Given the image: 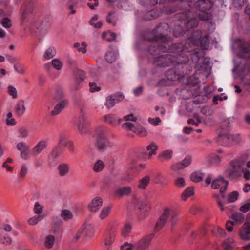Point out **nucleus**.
<instances>
[{
    "mask_svg": "<svg viewBox=\"0 0 250 250\" xmlns=\"http://www.w3.org/2000/svg\"><path fill=\"white\" fill-rule=\"evenodd\" d=\"M247 3L246 0H232V4L236 8L239 9Z\"/></svg>",
    "mask_w": 250,
    "mask_h": 250,
    "instance_id": "obj_51",
    "label": "nucleus"
},
{
    "mask_svg": "<svg viewBox=\"0 0 250 250\" xmlns=\"http://www.w3.org/2000/svg\"><path fill=\"white\" fill-rule=\"evenodd\" d=\"M173 32L175 37H178L183 34H185L183 28L180 25H175Z\"/></svg>",
    "mask_w": 250,
    "mask_h": 250,
    "instance_id": "obj_46",
    "label": "nucleus"
},
{
    "mask_svg": "<svg viewBox=\"0 0 250 250\" xmlns=\"http://www.w3.org/2000/svg\"><path fill=\"white\" fill-rule=\"evenodd\" d=\"M86 78L85 72L82 70H77L73 75L72 80L70 83V89L73 91L79 90Z\"/></svg>",
    "mask_w": 250,
    "mask_h": 250,
    "instance_id": "obj_9",
    "label": "nucleus"
},
{
    "mask_svg": "<svg viewBox=\"0 0 250 250\" xmlns=\"http://www.w3.org/2000/svg\"><path fill=\"white\" fill-rule=\"evenodd\" d=\"M218 141L223 146L229 147L234 144L239 143L241 141V137L239 134H226L220 136Z\"/></svg>",
    "mask_w": 250,
    "mask_h": 250,
    "instance_id": "obj_10",
    "label": "nucleus"
},
{
    "mask_svg": "<svg viewBox=\"0 0 250 250\" xmlns=\"http://www.w3.org/2000/svg\"><path fill=\"white\" fill-rule=\"evenodd\" d=\"M20 136L22 138H26L29 135V130L27 127L22 126L19 129Z\"/></svg>",
    "mask_w": 250,
    "mask_h": 250,
    "instance_id": "obj_55",
    "label": "nucleus"
},
{
    "mask_svg": "<svg viewBox=\"0 0 250 250\" xmlns=\"http://www.w3.org/2000/svg\"><path fill=\"white\" fill-rule=\"evenodd\" d=\"M204 174L201 171H195L190 175V179L194 182H199L201 181L204 177Z\"/></svg>",
    "mask_w": 250,
    "mask_h": 250,
    "instance_id": "obj_30",
    "label": "nucleus"
},
{
    "mask_svg": "<svg viewBox=\"0 0 250 250\" xmlns=\"http://www.w3.org/2000/svg\"><path fill=\"white\" fill-rule=\"evenodd\" d=\"M7 92L14 99H15V98H16L18 97V94H17V90L12 85H9L8 87Z\"/></svg>",
    "mask_w": 250,
    "mask_h": 250,
    "instance_id": "obj_59",
    "label": "nucleus"
},
{
    "mask_svg": "<svg viewBox=\"0 0 250 250\" xmlns=\"http://www.w3.org/2000/svg\"><path fill=\"white\" fill-rule=\"evenodd\" d=\"M118 20V16L115 12H110L106 16V21L110 24L115 25Z\"/></svg>",
    "mask_w": 250,
    "mask_h": 250,
    "instance_id": "obj_28",
    "label": "nucleus"
},
{
    "mask_svg": "<svg viewBox=\"0 0 250 250\" xmlns=\"http://www.w3.org/2000/svg\"><path fill=\"white\" fill-rule=\"evenodd\" d=\"M199 24L198 20L196 18H191L188 20L186 23L185 24L186 30L185 31V34L190 31V29L196 27Z\"/></svg>",
    "mask_w": 250,
    "mask_h": 250,
    "instance_id": "obj_25",
    "label": "nucleus"
},
{
    "mask_svg": "<svg viewBox=\"0 0 250 250\" xmlns=\"http://www.w3.org/2000/svg\"><path fill=\"white\" fill-rule=\"evenodd\" d=\"M33 12V5L32 4H25L21 10V23H24L27 21Z\"/></svg>",
    "mask_w": 250,
    "mask_h": 250,
    "instance_id": "obj_15",
    "label": "nucleus"
},
{
    "mask_svg": "<svg viewBox=\"0 0 250 250\" xmlns=\"http://www.w3.org/2000/svg\"><path fill=\"white\" fill-rule=\"evenodd\" d=\"M132 229V225L129 223H126L121 229V235L125 237L131 232Z\"/></svg>",
    "mask_w": 250,
    "mask_h": 250,
    "instance_id": "obj_31",
    "label": "nucleus"
},
{
    "mask_svg": "<svg viewBox=\"0 0 250 250\" xmlns=\"http://www.w3.org/2000/svg\"><path fill=\"white\" fill-rule=\"evenodd\" d=\"M240 236L243 240L250 239V216L247 217L246 222L240 231Z\"/></svg>",
    "mask_w": 250,
    "mask_h": 250,
    "instance_id": "obj_14",
    "label": "nucleus"
},
{
    "mask_svg": "<svg viewBox=\"0 0 250 250\" xmlns=\"http://www.w3.org/2000/svg\"><path fill=\"white\" fill-rule=\"evenodd\" d=\"M176 55L166 54L154 57L153 63L160 67H167L175 64H183L188 62L189 55L184 52H175Z\"/></svg>",
    "mask_w": 250,
    "mask_h": 250,
    "instance_id": "obj_2",
    "label": "nucleus"
},
{
    "mask_svg": "<svg viewBox=\"0 0 250 250\" xmlns=\"http://www.w3.org/2000/svg\"><path fill=\"white\" fill-rule=\"evenodd\" d=\"M231 218L234 220V224H241L244 220V216L241 213H234L231 215Z\"/></svg>",
    "mask_w": 250,
    "mask_h": 250,
    "instance_id": "obj_33",
    "label": "nucleus"
},
{
    "mask_svg": "<svg viewBox=\"0 0 250 250\" xmlns=\"http://www.w3.org/2000/svg\"><path fill=\"white\" fill-rule=\"evenodd\" d=\"M55 242V238L53 235L47 236L45 238L44 245L47 248H52Z\"/></svg>",
    "mask_w": 250,
    "mask_h": 250,
    "instance_id": "obj_45",
    "label": "nucleus"
},
{
    "mask_svg": "<svg viewBox=\"0 0 250 250\" xmlns=\"http://www.w3.org/2000/svg\"><path fill=\"white\" fill-rule=\"evenodd\" d=\"M153 234L146 235L139 239L134 244V249L136 250H146L149 248Z\"/></svg>",
    "mask_w": 250,
    "mask_h": 250,
    "instance_id": "obj_11",
    "label": "nucleus"
},
{
    "mask_svg": "<svg viewBox=\"0 0 250 250\" xmlns=\"http://www.w3.org/2000/svg\"><path fill=\"white\" fill-rule=\"evenodd\" d=\"M159 15L158 12L154 10L147 11L144 16L143 19L145 20H151L157 18Z\"/></svg>",
    "mask_w": 250,
    "mask_h": 250,
    "instance_id": "obj_35",
    "label": "nucleus"
},
{
    "mask_svg": "<svg viewBox=\"0 0 250 250\" xmlns=\"http://www.w3.org/2000/svg\"><path fill=\"white\" fill-rule=\"evenodd\" d=\"M12 8L9 4V0H0V16L2 17L10 15Z\"/></svg>",
    "mask_w": 250,
    "mask_h": 250,
    "instance_id": "obj_17",
    "label": "nucleus"
},
{
    "mask_svg": "<svg viewBox=\"0 0 250 250\" xmlns=\"http://www.w3.org/2000/svg\"><path fill=\"white\" fill-rule=\"evenodd\" d=\"M88 122L85 115L82 114L79 118L77 123L78 130L81 134H86L88 131Z\"/></svg>",
    "mask_w": 250,
    "mask_h": 250,
    "instance_id": "obj_12",
    "label": "nucleus"
},
{
    "mask_svg": "<svg viewBox=\"0 0 250 250\" xmlns=\"http://www.w3.org/2000/svg\"><path fill=\"white\" fill-rule=\"evenodd\" d=\"M111 95L116 103L122 101L124 98V95L121 92H118Z\"/></svg>",
    "mask_w": 250,
    "mask_h": 250,
    "instance_id": "obj_64",
    "label": "nucleus"
},
{
    "mask_svg": "<svg viewBox=\"0 0 250 250\" xmlns=\"http://www.w3.org/2000/svg\"><path fill=\"white\" fill-rule=\"evenodd\" d=\"M242 58H247L246 62H243V65L241 64L238 66H235V69L240 75H242L243 73L244 72H247L245 75L241 77V81L246 86H248L249 89H250V56L241 57Z\"/></svg>",
    "mask_w": 250,
    "mask_h": 250,
    "instance_id": "obj_6",
    "label": "nucleus"
},
{
    "mask_svg": "<svg viewBox=\"0 0 250 250\" xmlns=\"http://www.w3.org/2000/svg\"><path fill=\"white\" fill-rule=\"evenodd\" d=\"M158 146L154 143H151L146 147V150L148 152V155L150 158L152 155L156 154Z\"/></svg>",
    "mask_w": 250,
    "mask_h": 250,
    "instance_id": "obj_38",
    "label": "nucleus"
},
{
    "mask_svg": "<svg viewBox=\"0 0 250 250\" xmlns=\"http://www.w3.org/2000/svg\"><path fill=\"white\" fill-rule=\"evenodd\" d=\"M131 192V188L129 186H126L116 189L114 191V194L117 197L121 198L123 196L130 195Z\"/></svg>",
    "mask_w": 250,
    "mask_h": 250,
    "instance_id": "obj_21",
    "label": "nucleus"
},
{
    "mask_svg": "<svg viewBox=\"0 0 250 250\" xmlns=\"http://www.w3.org/2000/svg\"><path fill=\"white\" fill-rule=\"evenodd\" d=\"M0 23L4 27L6 28H10L12 25L11 20L7 17L3 18L1 20Z\"/></svg>",
    "mask_w": 250,
    "mask_h": 250,
    "instance_id": "obj_62",
    "label": "nucleus"
},
{
    "mask_svg": "<svg viewBox=\"0 0 250 250\" xmlns=\"http://www.w3.org/2000/svg\"><path fill=\"white\" fill-rule=\"evenodd\" d=\"M169 26L167 23H162L158 25L153 30L145 32L143 39L145 41L151 42L149 45L148 52L150 54L155 55L158 51L168 52H184L189 53L191 58L192 56L196 58L195 61H199L198 54L195 50V47L200 46L204 49H207L209 45L208 34L202 37V32L199 30L192 32L191 36L188 38L183 45L181 43L171 44L172 42L169 37L165 34L169 31Z\"/></svg>",
    "mask_w": 250,
    "mask_h": 250,
    "instance_id": "obj_1",
    "label": "nucleus"
},
{
    "mask_svg": "<svg viewBox=\"0 0 250 250\" xmlns=\"http://www.w3.org/2000/svg\"><path fill=\"white\" fill-rule=\"evenodd\" d=\"M112 208V206H111L104 207L99 214V218L102 220L106 218L110 214Z\"/></svg>",
    "mask_w": 250,
    "mask_h": 250,
    "instance_id": "obj_29",
    "label": "nucleus"
},
{
    "mask_svg": "<svg viewBox=\"0 0 250 250\" xmlns=\"http://www.w3.org/2000/svg\"><path fill=\"white\" fill-rule=\"evenodd\" d=\"M134 208L138 209L140 211L147 212L151 208L148 202L146 200L140 199H135L133 201Z\"/></svg>",
    "mask_w": 250,
    "mask_h": 250,
    "instance_id": "obj_13",
    "label": "nucleus"
},
{
    "mask_svg": "<svg viewBox=\"0 0 250 250\" xmlns=\"http://www.w3.org/2000/svg\"><path fill=\"white\" fill-rule=\"evenodd\" d=\"M175 185L178 188H183L185 186V181L184 178L179 177L175 180Z\"/></svg>",
    "mask_w": 250,
    "mask_h": 250,
    "instance_id": "obj_58",
    "label": "nucleus"
},
{
    "mask_svg": "<svg viewBox=\"0 0 250 250\" xmlns=\"http://www.w3.org/2000/svg\"><path fill=\"white\" fill-rule=\"evenodd\" d=\"M55 98L58 101L51 114L56 116L59 114L67 106L68 101L63 96V92L62 90H58L55 93Z\"/></svg>",
    "mask_w": 250,
    "mask_h": 250,
    "instance_id": "obj_8",
    "label": "nucleus"
},
{
    "mask_svg": "<svg viewBox=\"0 0 250 250\" xmlns=\"http://www.w3.org/2000/svg\"><path fill=\"white\" fill-rule=\"evenodd\" d=\"M43 217L44 216L41 215L34 216L30 218L28 220V222L30 225L34 226L37 224L40 221L43 219Z\"/></svg>",
    "mask_w": 250,
    "mask_h": 250,
    "instance_id": "obj_44",
    "label": "nucleus"
},
{
    "mask_svg": "<svg viewBox=\"0 0 250 250\" xmlns=\"http://www.w3.org/2000/svg\"><path fill=\"white\" fill-rule=\"evenodd\" d=\"M28 172V167L25 165L21 166L19 173V179L21 180L24 178Z\"/></svg>",
    "mask_w": 250,
    "mask_h": 250,
    "instance_id": "obj_53",
    "label": "nucleus"
},
{
    "mask_svg": "<svg viewBox=\"0 0 250 250\" xmlns=\"http://www.w3.org/2000/svg\"><path fill=\"white\" fill-rule=\"evenodd\" d=\"M43 206L41 205L39 202H36L35 203L34 208H33V211L36 214H40L43 211Z\"/></svg>",
    "mask_w": 250,
    "mask_h": 250,
    "instance_id": "obj_52",
    "label": "nucleus"
},
{
    "mask_svg": "<svg viewBox=\"0 0 250 250\" xmlns=\"http://www.w3.org/2000/svg\"><path fill=\"white\" fill-rule=\"evenodd\" d=\"M68 141L66 135L64 133H61L59 136L58 147H65L67 146Z\"/></svg>",
    "mask_w": 250,
    "mask_h": 250,
    "instance_id": "obj_40",
    "label": "nucleus"
},
{
    "mask_svg": "<svg viewBox=\"0 0 250 250\" xmlns=\"http://www.w3.org/2000/svg\"><path fill=\"white\" fill-rule=\"evenodd\" d=\"M166 75L167 77V79L172 81L179 78L178 75L176 74L174 71L172 69L167 71Z\"/></svg>",
    "mask_w": 250,
    "mask_h": 250,
    "instance_id": "obj_56",
    "label": "nucleus"
},
{
    "mask_svg": "<svg viewBox=\"0 0 250 250\" xmlns=\"http://www.w3.org/2000/svg\"><path fill=\"white\" fill-rule=\"evenodd\" d=\"M74 47L78 49L79 52L84 53L86 51V44L84 42H82V44L77 42L74 43Z\"/></svg>",
    "mask_w": 250,
    "mask_h": 250,
    "instance_id": "obj_50",
    "label": "nucleus"
},
{
    "mask_svg": "<svg viewBox=\"0 0 250 250\" xmlns=\"http://www.w3.org/2000/svg\"><path fill=\"white\" fill-rule=\"evenodd\" d=\"M196 8L202 12L208 11L213 6V3L210 0H199L195 4Z\"/></svg>",
    "mask_w": 250,
    "mask_h": 250,
    "instance_id": "obj_16",
    "label": "nucleus"
},
{
    "mask_svg": "<svg viewBox=\"0 0 250 250\" xmlns=\"http://www.w3.org/2000/svg\"><path fill=\"white\" fill-rule=\"evenodd\" d=\"M169 219V224L171 227L173 228L179 220L178 214L176 212H172L168 208H165L156 222L154 228V232L159 231L167 222Z\"/></svg>",
    "mask_w": 250,
    "mask_h": 250,
    "instance_id": "obj_3",
    "label": "nucleus"
},
{
    "mask_svg": "<svg viewBox=\"0 0 250 250\" xmlns=\"http://www.w3.org/2000/svg\"><path fill=\"white\" fill-rule=\"evenodd\" d=\"M205 183L207 185L211 184V188L213 189L220 188V193L222 198H225V195L224 192L227 190L229 182L225 180L222 176H219L217 178L212 180V176L211 174L208 175L205 180Z\"/></svg>",
    "mask_w": 250,
    "mask_h": 250,
    "instance_id": "obj_4",
    "label": "nucleus"
},
{
    "mask_svg": "<svg viewBox=\"0 0 250 250\" xmlns=\"http://www.w3.org/2000/svg\"><path fill=\"white\" fill-rule=\"evenodd\" d=\"M198 17L202 21H207L211 19V15L208 11H206L200 13Z\"/></svg>",
    "mask_w": 250,
    "mask_h": 250,
    "instance_id": "obj_60",
    "label": "nucleus"
},
{
    "mask_svg": "<svg viewBox=\"0 0 250 250\" xmlns=\"http://www.w3.org/2000/svg\"><path fill=\"white\" fill-rule=\"evenodd\" d=\"M61 216L64 221H67L72 219L73 214L71 211L67 209H64L62 211Z\"/></svg>",
    "mask_w": 250,
    "mask_h": 250,
    "instance_id": "obj_41",
    "label": "nucleus"
},
{
    "mask_svg": "<svg viewBox=\"0 0 250 250\" xmlns=\"http://www.w3.org/2000/svg\"><path fill=\"white\" fill-rule=\"evenodd\" d=\"M61 154L59 148L56 147L51 152V154L48 157L49 161L52 160L54 159L58 158Z\"/></svg>",
    "mask_w": 250,
    "mask_h": 250,
    "instance_id": "obj_57",
    "label": "nucleus"
},
{
    "mask_svg": "<svg viewBox=\"0 0 250 250\" xmlns=\"http://www.w3.org/2000/svg\"><path fill=\"white\" fill-rule=\"evenodd\" d=\"M116 103H117L112 97V96L111 95L106 98L105 105L108 109H111L115 105Z\"/></svg>",
    "mask_w": 250,
    "mask_h": 250,
    "instance_id": "obj_49",
    "label": "nucleus"
},
{
    "mask_svg": "<svg viewBox=\"0 0 250 250\" xmlns=\"http://www.w3.org/2000/svg\"><path fill=\"white\" fill-rule=\"evenodd\" d=\"M118 53L116 50L108 51L105 55V59L109 63H112L115 62L117 58Z\"/></svg>",
    "mask_w": 250,
    "mask_h": 250,
    "instance_id": "obj_27",
    "label": "nucleus"
},
{
    "mask_svg": "<svg viewBox=\"0 0 250 250\" xmlns=\"http://www.w3.org/2000/svg\"><path fill=\"white\" fill-rule=\"evenodd\" d=\"M239 196L238 192L234 191L229 194L227 196V201L229 203H232L236 201Z\"/></svg>",
    "mask_w": 250,
    "mask_h": 250,
    "instance_id": "obj_47",
    "label": "nucleus"
},
{
    "mask_svg": "<svg viewBox=\"0 0 250 250\" xmlns=\"http://www.w3.org/2000/svg\"><path fill=\"white\" fill-rule=\"evenodd\" d=\"M242 163L238 160L231 161L229 166L225 170V174L229 178L235 179L240 177L242 173Z\"/></svg>",
    "mask_w": 250,
    "mask_h": 250,
    "instance_id": "obj_7",
    "label": "nucleus"
},
{
    "mask_svg": "<svg viewBox=\"0 0 250 250\" xmlns=\"http://www.w3.org/2000/svg\"><path fill=\"white\" fill-rule=\"evenodd\" d=\"M104 167V164L102 160L97 161L93 165V169L96 172L101 171Z\"/></svg>",
    "mask_w": 250,
    "mask_h": 250,
    "instance_id": "obj_42",
    "label": "nucleus"
},
{
    "mask_svg": "<svg viewBox=\"0 0 250 250\" xmlns=\"http://www.w3.org/2000/svg\"><path fill=\"white\" fill-rule=\"evenodd\" d=\"M202 120V118L201 117L197 116L194 117V119H189L188 121V123L198 126V125L201 123Z\"/></svg>",
    "mask_w": 250,
    "mask_h": 250,
    "instance_id": "obj_61",
    "label": "nucleus"
},
{
    "mask_svg": "<svg viewBox=\"0 0 250 250\" xmlns=\"http://www.w3.org/2000/svg\"><path fill=\"white\" fill-rule=\"evenodd\" d=\"M192 158L190 156H186L185 159L180 162H178L172 165V168L177 170L184 168L188 166L191 163Z\"/></svg>",
    "mask_w": 250,
    "mask_h": 250,
    "instance_id": "obj_20",
    "label": "nucleus"
},
{
    "mask_svg": "<svg viewBox=\"0 0 250 250\" xmlns=\"http://www.w3.org/2000/svg\"><path fill=\"white\" fill-rule=\"evenodd\" d=\"M70 167L67 163H61L58 166V170L60 176L63 177L67 175L70 171Z\"/></svg>",
    "mask_w": 250,
    "mask_h": 250,
    "instance_id": "obj_24",
    "label": "nucleus"
},
{
    "mask_svg": "<svg viewBox=\"0 0 250 250\" xmlns=\"http://www.w3.org/2000/svg\"><path fill=\"white\" fill-rule=\"evenodd\" d=\"M103 204V200L101 197H96L93 198L88 206V209L93 212L98 211Z\"/></svg>",
    "mask_w": 250,
    "mask_h": 250,
    "instance_id": "obj_18",
    "label": "nucleus"
},
{
    "mask_svg": "<svg viewBox=\"0 0 250 250\" xmlns=\"http://www.w3.org/2000/svg\"><path fill=\"white\" fill-rule=\"evenodd\" d=\"M208 159L210 163L212 165H217L221 161L220 158L217 155H210L208 156Z\"/></svg>",
    "mask_w": 250,
    "mask_h": 250,
    "instance_id": "obj_54",
    "label": "nucleus"
},
{
    "mask_svg": "<svg viewBox=\"0 0 250 250\" xmlns=\"http://www.w3.org/2000/svg\"><path fill=\"white\" fill-rule=\"evenodd\" d=\"M52 65L55 69L60 70L62 68L63 63L58 59H54L52 60Z\"/></svg>",
    "mask_w": 250,
    "mask_h": 250,
    "instance_id": "obj_48",
    "label": "nucleus"
},
{
    "mask_svg": "<svg viewBox=\"0 0 250 250\" xmlns=\"http://www.w3.org/2000/svg\"><path fill=\"white\" fill-rule=\"evenodd\" d=\"M123 120V119L121 118H117L116 115L114 114L106 115L103 117V121L104 122L113 126L118 125Z\"/></svg>",
    "mask_w": 250,
    "mask_h": 250,
    "instance_id": "obj_19",
    "label": "nucleus"
},
{
    "mask_svg": "<svg viewBox=\"0 0 250 250\" xmlns=\"http://www.w3.org/2000/svg\"><path fill=\"white\" fill-rule=\"evenodd\" d=\"M173 155V151L171 150L167 149L165 151H163L159 156L158 158L161 159L163 158L165 160H170Z\"/></svg>",
    "mask_w": 250,
    "mask_h": 250,
    "instance_id": "obj_39",
    "label": "nucleus"
},
{
    "mask_svg": "<svg viewBox=\"0 0 250 250\" xmlns=\"http://www.w3.org/2000/svg\"><path fill=\"white\" fill-rule=\"evenodd\" d=\"M102 38L107 41H113L115 40L116 35L115 33L110 31L104 32L102 35Z\"/></svg>",
    "mask_w": 250,
    "mask_h": 250,
    "instance_id": "obj_36",
    "label": "nucleus"
},
{
    "mask_svg": "<svg viewBox=\"0 0 250 250\" xmlns=\"http://www.w3.org/2000/svg\"><path fill=\"white\" fill-rule=\"evenodd\" d=\"M56 49L54 47H49L44 53V57L46 60L53 58L56 55Z\"/></svg>",
    "mask_w": 250,
    "mask_h": 250,
    "instance_id": "obj_37",
    "label": "nucleus"
},
{
    "mask_svg": "<svg viewBox=\"0 0 250 250\" xmlns=\"http://www.w3.org/2000/svg\"><path fill=\"white\" fill-rule=\"evenodd\" d=\"M133 132L142 136H146L147 134L146 130L141 125L134 126Z\"/></svg>",
    "mask_w": 250,
    "mask_h": 250,
    "instance_id": "obj_43",
    "label": "nucleus"
},
{
    "mask_svg": "<svg viewBox=\"0 0 250 250\" xmlns=\"http://www.w3.org/2000/svg\"><path fill=\"white\" fill-rule=\"evenodd\" d=\"M233 239L231 238L225 240L222 244L224 249L225 250H233L234 248L233 245Z\"/></svg>",
    "mask_w": 250,
    "mask_h": 250,
    "instance_id": "obj_34",
    "label": "nucleus"
},
{
    "mask_svg": "<svg viewBox=\"0 0 250 250\" xmlns=\"http://www.w3.org/2000/svg\"><path fill=\"white\" fill-rule=\"evenodd\" d=\"M194 194V188L192 187L187 188L181 195V199L183 201H186L188 198L191 197Z\"/></svg>",
    "mask_w": 250,
    "mask_h": 250,
    "instance_id": "obj_32",
    "label": "nucleus"
},
{
    "mask_svg": "<svg viewBox=\"0 0 250 250\" xmlns=\"http://www.w3.org/2000/svg\"><path fill=\"white\" fill-rule=\"evenodd\" d=\"M150 178L148 175H146L139 180L138 188L139 189L144 190L146 188V187L149 185Z\"/></svg>",
    "mask_w": 250,
    "mask_h": 250,
    "instance_id": "obj_26",
    "label": "nucleus"
},
{
    "mask_svg": "<svg viewBox=\"0 0 250 250\" xmlns=\"http://www.w3.org/2000/svg\"><path fill=\"white\" fill-rule=\"evenodd\" d=\"M134 244L126 242L120 246V250H132Z\"/></svg>",
    "mask_w": 250,
    "mask_h": 250,
    "instance_id": "obj_63",
    "label": "nucleus"
},
{
    "mask_svg": "<svg viewBox=\"0 0 250 250\" xmlns=\"http://www.w3.org/2000/svg\"><path fill=\"white\" fill-rule=\"evenodd\" d=\"M47 146V143L46 141H40L33 148V153L35 155L39 154L42 150L46 148Z\"/></svg>",
    "mask_w": 250,
    "mask_h": 250,
    "instance_id": "obj_22",
    "label": "nucleus"
},
{
    "mask_svg": "<svg viewBox=\"0 0 250 250\" xmlns=\"http://www.w3.org/2000/svg\"><path fill=\"white\" fill-rule=\"evenodd\" d=\"M25 110L24 101L22 100L18 101L15 108L16 115L18 116H21L24 114Z\"/></svg>",
    "mask_w": 250,
    "mask_h": 250,
    "instance_id": "obj_23",
    "label": "nucleus"
},
{
    "mask_svg": "<svg viewBox=\"0 0 250 250\" xmlns=\"http://www.w3.org/2000/svg\"><path fill=\"white\" fill-rule=\"evenodd\" d=\"M94 137L96 140L95 146L99 151L104 152L107 148L112 146L105 132L102 129L96 130Z\"/></svg>",
    "mask_w": 250,
    "mask_h": 250,
    "instance_id": "obj_5",
    "label": "nucleus"
}]
</instances>
